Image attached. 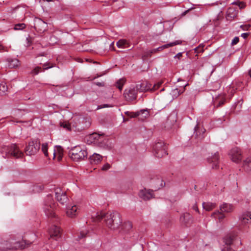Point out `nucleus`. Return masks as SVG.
Instances as JSON below:
<instances>
[{"mask_svg": "<svg viewBox=\"0 0 251 251\" xmlns=\"http://www.w3.org/2000/svg\"><path fill=\"white\" fill-rule=\"evenodd\" d=\"M104 220L106 226L110 229L115 230L122 223L121 215L116 211L105 213L100 212L97 213L96 221Z\"/></svg>", "mask_w": 251, "mask_h": 251, "instance_id": "f257e3e1", "label": "nucleus"}, {"mask_svg": "<svg viewBox=\"0 0 251 251\" xmlns=\"http://www.w3.org/2000/svg\"><path fill=\"white\" fill-rule=\"evenodd\" d=\"M2 153H5L6 156H12L16 158L23 156V152L20 150L16 144H11L9 146H4L1 149Z\"/></svg>", "mask_w": 251, "mask_h": 251, "instance_id": "f03ea898", "label": "nucleus"}, {"mask_svg": "<svg viewBox=\"0 0 251 251\" xmlns=\"http://www.w3.org/2000/svg\"><path fill=\"white\" fill-rule=\"evenodd\" d=\"M70 157L75 161L83 159L87 156V151L78 146L72 148L69 151Z\"/></svg>", "mask_w": 251, "mask_h": 251, "instance_id": "7ed1b4c3", "label": "nucleus"}, {"mask_svg": "<svg viewBox=\"0 0 251 251\" xmlns=\"http://www.w3.org/2000/svg\"><path fill=\"white\" fill-rule=\"evenodd\" d=\"M55 204L53 202L52 197L51 195H48L47 197L43 209L46 215L49 217L55 216L54 212Z\"/></svg>", "mask_w": 251, "mask_h": 251, "instance_id": "20e7f679", "label": "nucleus"}, {"mask_svg": "<svg viewBox=\"0 0 251 251\" xmlns=\"http://www.w3.org/2000/svg\"><path fill=\"white\" fill-rule=\"evenodd\" d=\"M153 153L155 156L161 158L167 154V146L165 143L159 141L153 146Z\"/></svg>", "mask_w": 251, "mask_h": 251, "instance_id": "39448f33", "label": "nucleus"}, {"mask_svg": "<svg viewBox=\"0 0 251 251\" xmlns=\"http://www.w3.org/2000/svg\"><path fill=\"white\" fill-rule=\"evenodd\" d=\"M14 244L12 246H8V243L6 242V249H0V251H15V249H23L25 248L26 246H29L31 243L32 242L24 240L22 241H18L15 243H12Z\"/></svg>", "mask_w": 251, "mask_h": 251, "instance_id": "423d86ee", "label": "nucleus"}, {"mask_svg": "<svg viewBox=\"0 0 251 251\" xmlns=\"http://www.w3.org/2000/svg\"><path fill=\"white\" fill-rule=\"evenodd\" d=\"M40 148V143L39 141H30L25 148V153L27 155H35L39 151Z\"/></svg>", "mask_w": 251, "mask_h": 251, "instance_id": "0eeeda50", "label": "nucleus"}, {"mask_svg": "<svg viewBox=\"0 0 251 251\" xmlns=\"http://www.w3.org/2000/svg\"><path fill=\"white\" fill-rule=\"evenodd\" d=\"M49 234L50 235V240H54L55 243L54 245H52L51 248H54L57 245L56 241L61 237V230L60 228L56 226H52L49 229Z\"/></svg>", "mask_w": 251, "mask_h": 251, "instance_id": "6e6552de", "label": "nucleus"}, {"mask_svg": "<svg viewBox=\"0 0 251 251\" xmlns=\"http://www.w3.org/2000/svg\"><path fill=\"white\" fill-rule=\"evenodd\" d=\"M138 92L134 86H131L128 89L125 90L124 96L127 101H131L135 100L137 98Z\"/></svg>", "mask_w": 251, "mask_h": 251, "instance_id": "1a4fd4ad", "label": "nucleus"}, {"mask_svg": "<svg viewBox=\"0 0 251 251\" xmlns=\"http://www.w3.org/2000/svg\"><path fill=\"white\" fill-rule=\"evenodd\" d=\"M229 154L232 161L236 163L239 162L242 158L241 150L237 147L232 149Z\"/></svg>", "mask_w": 251, "mask_h": 251, "instance_id": "9d476101", "label": "nucleus"}, {"mask_svg": "<svg viewBox=\"0 0 251 251\" xmlns=\"http://www.w3.org/2000/svg\"><path fill=\"white\" fill-rule=\"evenodd\" d=\"M34 27L38 32H44L47 28V24L40 18H35L34 19Z\"/></svg>", "mask_w": 251, "mask_h": 251, "instance_id": "9b49d317", "label": "nucleus"}, {"mask_svg": "<svg viewBox=\"0 0 251 251\" xmlns=\"http://www.w3.org/2000/svg\"><path fill=\"white\" fill-rule=\"evenodd\" d=\"M134 86L138 92H144L151 89V84L147 81L139 82Z\"/></svg>", "mask_w": 251, "mask_h": 251, "instance_id": "f8f14e48", "label": "nucleus"}, {"mask_svg": "<svg viewBox=\"0 0 251 251\" xmlns=\"http://www.w3.org/2000/svg\"><path fill=\"white\" fill-rule=\"evenodd\" d=\"M181 44V41H176L175 42L170 43L169 44H167L165 45H164L161 47H159L155 49H153L151 50H150L149 52L147 53V56H151V54L154 53L156 52V51H161L165 49L171 47H173L174 46H176V45H179Z\"/></svg>", "mask_w": 251, "mask_h": 251, "instance_id": "ddd939ff", "label": "nucleus"}, {"mask_svg": "<svg viewBox=\"0 0 251 251\" xmlns=\"http://www.w3.org/2000/svg\"><path fill=\"white\" fill-rule=\"evenodd\" d=\"M55 193L56 199L61 204H64L68 201L65 193L62 192L60 189H56L55 190Z\"/></svg>", "mask_w": 251, "mask_h": 251, "instance_id": "4468645a", "label": "nucleus"}, {"mask_svg": "<svg viewBox=\"0 0 251 251\" xmlns=\"http://www.w3.org/2000/svg\"><path fill=\"white\" fill-rule=\"evenodd\" d=\"M207 161L211 164L213 169H218L219 164V156L218 152L215 153L211 156L207 158Z\"/></svg>", "mask_w": 251, "mask_h": 251, "instance_id": "2eb2a0df", "label": "nucleus"}, {"mask_svg": "<svg viewBox=\"0 0 251 251\" xmlns=\"http://www.w3.org/2000/svg\"><path fill=\"white\" fill-rule=\"evenodd\" d=\"M125 114L131 118H135L139 116H142L143 118H146L149 116V112L147 110L144 109L141 110L140 111H138L136 113L127 111L125 112Z\"/></svg>", "mask_w": 251, "mask_h": 251, "instance_id": "dca6fc26", "label": "nucleus"}, {"mask_svg": "<svg viewBox=\"0 0 251 251\" xmlns=\"http://www.w3.org/2000/svg\"><path fill=\"white\" fill-rule=\"evenodd\" d=\"M132 228V225L129 221L124 222V223L120 224L118 228V230L121 233H126L129 232Z\"/></svg>", "mask_w": 251, "mask_h": 251, "instance_id": "f3484780", "label": "nucleus"}, {"mask_svg": "<svg viewBox=\"0 0 251 251\" xmlns=\"http://www.w3.org/2000/svg\"><path fill=\"white\" fill-rule=\"evenodd\" d=\"M238 13V7H230L228 8L226 12V19L228 21H231L237 16Z\"/></svg>", "mask_w": 251, "mask_h": 251, "instance_id": "a211bd4d", "label": "nucleus"}, {"mask_svg": "<svg viewBox=\"0 0 251 251\" xmlns=\"http://www.w3.org/2000/svg\"><path fill=\"white\" fill-rule=\"evenodd\" d=\"M239 220L242 225H246L251 223V212H245L240 217Z\"/></svg>", "mask_w": 251, "mask_h": 251, "instance_id": "6ab92c4d", "label": "nucleus"}, {"mask_svg": "<svg viewBox=\"0 0 251 251\" xmlns=\"http://www.w3.org/2000/svg\"><path fill=\"white\" fill-rule=\"evenodd\" d=\"M139 196L144 200H149L153 197V191L151 190H140Z\"/></svg>", "mask_w": 251, "mask_h": 251, "instance_id": "aec40b11", "label": "nucleus"}, {"mask_svg": "<svg viewBox=\"0 0 251 251\" xmlns=\"http://www.w3.org/2000/svg\"><path fill=\"white\" fill-rule=\"evenodd\" d=\"M235 237V235L234 234H231L226 235L224 238V241L227 246L225 247L224 250H223V251H225L226 250L227 251H229V250H230V247L229 246L232 243V242L234 239Z\"/></svg>", "mask_w": 251, "mask_h": 251, "instance_id": "412c9836", "label": "nucleus"}, {"mask_svg": "<svg viewBox=\"0 0 251 251\" xmlns=\"http://www.w3.org/2000/svg\"><path fill=\"white\" fill-rule=\"evenodd\" d=\"M181 223L186 226H189L192 221V216L188 213H184L180 218Z\"/></svg>", "mask_w": 251, "mask_h": 251, "instance_id": "4be33fe9", "label": "nucleus"}, {"mask_svg": "<svg viewBox=\"0 0 251 251\" xmlns=\"http://www.w3.org/2000/svg\"><path fill=\"white\" fill-rule=\"evenodd\" d=\"M77 207L76 205H74L71 207H68L67 208L66 214L68 217L73 218L75 217L78 214Z\"/></svg>", "mask_w": 251, "mask_h": 251, "instance_id": "5701e85b", "label": "nucleus"}, {"mask_svg": "<svg viewBox=\"0 0 251 251\" xmlns=\"http://www.w3.org/2000/svg\"><path fill=\"white\" fill-rule=\"evenodd\" d=\"M226 98L224 95H220L213 100L214 106L220 107L225 103Z\"/></svg>", "mask_w": 251, "mask_h": 251, "instance_id": "b1692460", "label": "nucleus"}, {"mask_svg": "<svg viewBox=\"0 0 251 251\" xmlns=\"http://www.w3.org/2000/svg\"><path fill=\"white\" fill-rule=\"evenodd\" d=\"M102 157L99 154L94 153L90 157L89 160L91 164H97L100 162Z\"/></svg>", "mask_w": 251, "mask_h": 251, "instance_id": "393cba45", "label": "nucleus"}, {"mask_svg": "<svg viewBox=\"0 0 251 251\" xmlns=\"http://www.w3.org/2000/svg\"><path fill=\"white\" fill-rule=\"evenodd\" d=\"M220 209L223 212L229 213L233 210L234 207L231 204L225 203L220 206Z\"/></svg>", "mask_w": 251, "mask_h": 251, "instance_id": "a878e982", "label": "nucleus"}, {"mask_svg": "<svg viewBox=\"0 0 251 251\" xmlns=\"http://www.w3.org/2000/svg\"><path fill=\"white\" fill-rule=\"evenodd\" d=\"M6 60L8 67L10 68H16L20 65V62L17 59L8 58Z\"/></svg>", "mask_w": 251, "mask_h": 251, "instance_id": "bb28decb", "label": "nucleus"}, {"mask_svg": "<svg viewBox=\"0 0 251 251\" xmlns=\"http://www.w3.org/2000/svg\"><path fill=\"white\" fill-rule=\"evenodd\" d=\"M211 217L215 219H218L219 222H221L225 218V214L221 211H216L211 214Z\"/></svg>", "mask_w": 251, "mask_h": 251, "instance_id": "cd10ccee", "label": "nucleus"}, {"mask_svg": "<svg viewBox=\"0 0 251 251\" xmlns=\"http://www.w3.org/2000/svg\"><path fill=\"white\" fill-rule=\"evenodd\" d=\"M244 169L247 172H251V157H248L244 161Z\"/></svg>", "mask_w": 251, "mask_h": 251, "instance_id": "c85d7f7f", "label": "nucleus"}, {"mask_svg": "<svg viewBox=\"0 0 251 251\" xmlns=\"http://www.w3.org/2000/svg\"><path fill=\"white\" fill-rule=\"evenodd\" d=\"M116 45L118 48L122 49L128 48L130 47L129 43L125 39L119 40Z\"/></svg>", "mask_w": 251, "mask_h": 251, "instance_id": "c756f323", "label": "nucleus"}, {"mask_svg": "<svg viewBox=\"0 0 251 251\" xmlns=\"http://www.w3.org/2000/svg\"><path fill=\"white\" fill-rule=\"evenodd\" d=\"M185 90V87L182 88L181 89L176 88L172 90L171 94L173 98H177L181 94L183 93Z\"/></svg>", "mask_w": 251, "mask_h": 251, "instance_id": "7c9ffc66", "label": "nucleus"}, {"mask_svg": "<svg viewBox=\"0 0 251 251\" xmlns=\"http://www.w3.org/2000/svg\"><path fill=\"white\" fill-rule=\"evenodd\" d=\"M203 209L206 211H211L216 207V204L211 202H203L202 203Z\"/></svg>", "mask_w": 251, "mask_h": 251, "instance_id": "2f4dec72", "label": "nucleus"}, {"mask_svg": "<svg viewBox=\"0 0 251 251\" xmlns=\"http://www.w3.org/2000/svg\"><path fill=\"white\" fill-rule=\"evenodd\" d=\"M8 89V87L5 83L2 82L0 83V95L4 94Z\"/></svg>", "mask_w": 251, "mask_h": 251, "instance_id": "473e14b6", "label": "nucleus"}, {"mask_svg": "<svg viewBox=\"0 0 251 251\" xmlns=\"http://www.w3.org/2000/svg\"><path fill=\"white\" fill-rule=\"evenodd\" d=\"M126 82V80L125 79H120L116 83V86L121 91L123 89V87Z\"/></svg>", "mask_w": 251, "mask_h": 251, "instance_id": "72a5a7b5", "label": "nucleus"}, {"mask_svg": "<svg viewBox=\"0 0 251 251\" xmlns=\"http://www.w3.org/2000/svg\"><path fill=\"white\" fill-rule=\"evenodd\" d=\"M42 151L46 156H48V143H45L42 145Z\"/></svg>", "mask_w": 251, "mask_h": 251, "instance_id": "f704fd0d", "label": "nucleus"}, {"mask_svg": "<svg viewBox=\"0 0 251 251\" xmlns=\"http://www.w3.org/2000/svg\"><path fill=\"white\" fill-rule=\"evenodd\" d=\"M25 27V25L24 23L16 24L14 29L15 30H22Z\"/></svg>", "mask_w": 251, "mask_h": 251, "instance_id": "c9c22d12", "label": "nucleus"}, {"mask_svg": "<svg viewBox=\"0 0 251 251\" xmlns=\"http://www.w3.org/2000/svg\"><path fill=\"white\" fill-rule=\"evenodd\" d=\"M87 232L86 231H82L78 235V238L77 240H80L81 239L86 237L87 235Z\"/></svg>", "mask_w": 251, "mask_h": 251, "instance_id": "e433bc0d", "label": "nucleus"}, {"mask_svg": "<svg viewBox=\"0 0 251 251\" xmlns=\"http://www.w3.org/2000/svg\"><path fill=\"white\" fill-rule=\"evenodd\" d=\"M161 82H158L157 83L154 84L152 86H151V91H154L159 88L160 86L161 85Z\"/></svg>", "mask_w": 251, "mask_h": 251, "instance_id": "4c0bfd02", "label": "nucleus"}, {"mask_svg": "<svg viewBox=\"0 0 251 251\" xmlns=\"http://www.w3.org/2000/svg\"><path fill=\"white\" fill-rule=\"evenodd\" d=\"M61 126L63 127L64 128H66L68 130H71V125L68 123H61Z\"/></svg>", "mask_w": 251, "mask_h": 251, "instance_id": "58836bf2", "label": "nucleus"}, {"mask_svg": "<svg viewBox=\"0 0 251 251\" xmlns=\"http://www.w3.org/2000/svg\"><path fill=\"white\" fill-rule=\"evenodd\" d=\"M239 9L243 8L245 7V4L243 2L237 1L234 2Z\"/></svg>", "mask_w": 251, "mask_h": 251, "instance_id": "ea45409f", "label": "nucleus"}, {"mask_svg": "<svg viewBox=\"0 0 251 251\" xmlns=\"http://www.w3.org/2000/svg\"><path fill=\"white\" fill-rule=\"evenodd\" d=\"M41 67H37L32 71V74L37 75L41 71Z\"/></svg>", "mask_w": 251, "mask_h": 251, "instance_id": "a19ab883", "label": "nucleus"}, {"mask_svg": "<svg viewBox=\"0 0 251 251\" xmlns=\"http://www.w3.org/2000/svg\"><path fill=\"white\" fill-rule=\"evenodd\" d=\"M111 167V166L108 163H106L101 168V170H103V171H107L109 169H110Z\"/></svg>", "mask_w": 251, "mask_h": 251, "instance_id": "79ce46f5", "label": "nucleus"}, {"mask_svg": "<svg viewBox=\"0 0 251 251\" xmlns=\"http://www.w3.org/2000/svg\"><path fill=\"white\" fill-rule=\"evenodd\" d=\"M239 41V39L238 37H235L233 38L231 42L232 45H235L237 44Z\"/></svg>", "mask_w": 251, "mask_h": 251, "instance_id": "37998d69", "label": "nucleus"}, {"mask_svg": "<svg viewBox=\"0 0 251 251\" xmlns=\"http://www.w3.org/2000/svg\"><path fill=\"white\" fill-rule=\"evenodd\" d=\"M235 92V89L233 86H230L228 89V93L233 95Z\"/></svg>", "mask_w": 251, "mask_h": 251, "instance_id": "c03bdc74", "label": "nucleus"}, {"mask_svg": "<svg viewBox=\"0 0 251 251\" xmlns=\"http://www.w3.org/2000/svg\"><path fill=\"white\" fill-rule=\"evenodd\" d=\"M192 9H193V7L190 8L187 10H185L184 12H183V13H181V16L183 17V16H185L190 10H191Z\"/></svg>", "mask_w": 251, "mask_h": 251, "instance_id": "a18cd8bd", "label": "nucleus"}, {"mask_svg": "<svg viewBox=\"0 0 251 251\" xmlns=\"http://www.w3.org/2000/svg\"><path fill=\"white\" fill-rule=\"evenodd\" d=\"M200 46L195 49V50L196 52L199 53L201 51H203V50Z\"/></svg>", "mask_w": 251, "mask_h": 251, "instance_id": "49530a36", "label": "nucleus"}, {"mask_svg": "<svg viewBox=\"0 0 251 251\" xmlns=\"http://www.w3.org/2000/svg\"><path fill=\"white\" fill-rule=\"evenodd\" d=\"M98 137H99V135L96 133H93L90 135V138H93L94 139H96Z\"/></svg>", "mask_w": 251, "mask_h": 251, "instance_id": "de8ad7c7", "label": "nucleus"}, {"mask_svg": "<svg viewBox=\"0 0 251 251\" xmlns=\"http://www.w3.org/2000/svg\"><path fill=\"white\" fill-rule=\"evenodd\" d=\"M94 84L99 87H103L104 86V82H95Z\"/></svg>", "mask_w": 251, "mask_h": 251, "instance_id": "09e8293b", "label": "nucleus"}, {"mask_svg": "<svg viewBox=\"0 0 251 251\" xmlns=\"http://www.w3.org/2000/svg\"><path fill=\"white\" fill-rule=\"evenodd\" d=\"M249 35V33H243L241 34V37L244 39H246Z\"/></svg>", "mask_w": 251, "mask_h": 251, "instance_id": "8fccbe9b", "label": "nucleus"}, {"mask_svg": "<svg viewBox=\"0 0 251 251\" xmlns=\"http://www.w3.org/2000/svg\"><path fill=\"white\" fill-rule=\"evenodd\" d=\"M108 107V105L107 104H104V105H100L98 106V109H101L104 107Z\"/></svg>", "mask_w": 251, "mask_h": 251, "instance_id": "3c124183", "label": "nucleus"}, {"mask_svg": "<svg viewBox=\"0 0 251 251\" xmlns=\"http://www.w3.org/2000/svg\"><path fill=\"white\" fill-rule=\"evenodd\" d=\"M58 149L59 150V153L60 154L62 152V149L60 147H58Z\"/></svg>", "mask_w": 251, "mask_h": 251, "instance_id": "603ef678", "label": "nucleus"}, {"mask_svg": "<svg viewBox=\"0 0 251 251\" xmlns=\"http://www.w3.org/2000/svg\"><path fill=\"white\" fill-rule=\"evenodd\" d=\"M181 56H182V53H181V52L177 53L176 55V56H177L178 58H179Z\"/></svg>", "mask_w": 251, "mask_h": 251, "instance_id": "864d4df0", "label": "nucleus"}, {"mask_svg": "<svg viewBox=\"0 0 251 251\" xmlns=\"http://www.w3.org/2000/svg\"><path fill=\"white\" fill-rule=\"evenodd\" d=\"M3 50H4V47L2 45L0 44V51Z\"/></svg>", "mask_w": 251, "mask_h": 251, "instance_id": "5fc2aeb1", "label": "nucleus"}, {"mask_svg": "<svg viewBox=\"0 0 251 251\" xmlns=\"http://www.w3.org/2000/svg\"><path fill=\"white\" fill-rule=\"evenodd\" d=\"M194 209L196 211H198V208L197 206H194Z\"/></svg>", "mask_w": 251, "mask_h": 251, "instance_id": "6e6d98bb", "label": "nucleus"}, {"mask_svg": "<svg viewBox=\"0 0 251 251\" xmlns=\"http://www.w3.org/2000/svg\"><path fill=\"white\" fill-rule=\"evenodd\" d=\"M1 246H2V244H1ZM0 249H6V248H4V247H3V246H0Z\"/></svg>", "mask_w": 251, "mask_h": 251, "instance_id": "4d7b16f0", "label": "nucleus"}, {"mask_svg": "<svg viewBox=\"0 0 251 251\" xmlns=\"http://www.w3.org/2000/svg\"><path fill=\"white\" fill-rule=\"evenodd\" d=\"M249 75L250 76V77H251V70L249 71Z\"/></svg>", "mask_w": 251, "mask_h": 251, "instance_id": "13d9d810", "label": "nucleus"}, {"mask_svg": "<svg viewBox=\"0 0 251 251\" xmlns=\"http://www.w3.org/2000/svg\"><path fill=\"white\" fill-rule=\"evenodd\" d=\"M198 125H197V126L195 127V131H196V130H197V128H198Z\"/></svg>", "mask_w": 251, "mask_h": 251, "instance_id": "bf43d9fd", "label": "nucleus"}, {"mask_svg": "<svg viewBox=\"0 0 251 251\" xmlns=\"http://www.w3.org/2000/svg\"><path fill=\"white\" fill-rule=\"evenodd\" d=\"M99 76H100V75H97L96 76H95V77H94V79H95V78H97V77H99Z\"/></svg>", "mask_w": 251, "mask_h": 251, "instance_id": "052dcab7", "label": "nucleus"}, {"mask_svg": "<svg viewBox=\"0 0 251 251\" xmlns=\"http://www.w3.org/2000/svg\"><path fill=\"white\" fill-rule=\"evenodd\" d=\"M26 40H27L28 42H29V41H29V40H30V39L27 38V39H26Z\"/></svg>", "mask_w": 251, "mask_h": 251, "instance_id": "680f3d73", "label": "nucleus"}, {"mask_svg": "<svg viewBox=\"0 0 251 251\" xmlns=\"http://www.w3.org/2000/svg\"><path fill=\"white\" fill-rule=\"evenodd\" d=\"M49 2H50V1H53V0H47Z\"/></svg>", "mask_w": 251, "mask_h": 251, "instance_id": "e2e57ef3", "label": "nucleus"}, {"mask_svg": "<svg viewBox=\"0 0 251 251\" xmlns=\"http://www.w3.org/2000/svg\"><path fill=\"white\" fill-rule=\"evenodd\" d=\"M50 68V67H46V68H45V69H48V68Z\"/></svg>", "mask_w": 251, "mask_h": 251, "instance_id": "0e129e2a", "label": "nucleus"}, {"mask_svg": "<svg viewBox=\"0 0 251 251\" xmlns=\"http://www.w3.org/2000/svg\"><path fill=\"white\" fill-rule=\"evenodd\" d=\"M250 26V25H246V27H248H248H249Z\"/></svg>", "mask_w": 251, "mask_h": 251, "instance_id": "69168bd1", "label": "nucleus"}, {"mask_svg": "<svg viewBox=\"0 0 251 251\" xmlns=\"http://www.w3.org/2000/svg\"><path fill=\"white\" fill-rule=\"evenodd\" d=\"M53 157H55V152L53 153Z\"/></svg>", "mask_w": 251, "mask_h": 251, "instance_id": "338daca9", "label": "nucleus"}, {"mask_svg": "<svg viewBox=\"0 0 251 251\" xmlns=\"http://www.w3.org/2000/svg\"><path fill=\"white\" fill-rule=\"evenodd\" d=\"M246 29H247V28H243V30H246Z\"/></svg>", "mask_w": 251, "mask_h": 251, "instance_id": "774afa93", "label": "nucleus"}]
</instances>
